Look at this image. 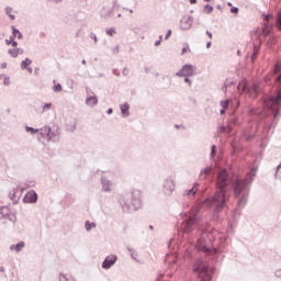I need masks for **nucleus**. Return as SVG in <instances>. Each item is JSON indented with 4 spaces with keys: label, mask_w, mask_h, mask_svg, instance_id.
<instances>
[{
    "label": "nucleus",
    "mask_w": 281,
    "mask_h": 281,
    "mask_svg": "<svg viewBox=\"0 0 281 281\" xmlns=\"http://www.w3.org/2000/svg\"><path fill=\"white\" fill-rule=\"evenodd\" d=\"M258 172V166H254L246 175V178L239 176H231L227 169H222L216 175L215 186L217 188L213 196H209L203 200L205 207L214 209V216L218 218V212L227 206L229 201V190H234L235 196H241L237 201V206L233 213L234 223H238L240 214H243V207L247 205V199H249V190H251V182L254 177Z\"/></svg>",
    "instance_id": "obj_1"
},
{
    "label": "nucleus",
    "mask_w": 281,
    "mask_h": 281,
    "mask_svg": "<svg viewBox=\"0 0 281 281\" xmlns=\"http://www.w3.org/2000/svg\"><path fill=\"white\" fill-rule=\"evenodd\" d=\"M200 210L201 207L198 206L193 210L192 214L187 216L182 223V232L183 234H192L195 229L196 236H200L196 244L198 251H202L206 256H213V258H215V256L225 251L227 243L221 241L217 248L207 246L205 238H209V240L214 238V228L206 222L201 221V214H199Z\"/></svg>",
    "instance_id": "obj_2"
},
{
    "label": "nucleus",
    "mask_w": 281,
    "mask_h": 281,
    "mask_svg": "<svg viewBox=\"0 0 281 281\" xmlns=\"http://www.w3.org/2000/svg\"><path fill=\"white\" fill-rule=\"evenodd\" d=\"M265 83L268 87L274 85V95H269L263 100V109L268 111V113H272L273 117H278L280 115V106H281V65L277 64L272 70L271 77L265 78Z\"/></svg>",
    "instance_id": "obj_3"
},
{
    "label": "nucleus",
    "mask_w": 281,
    "mask_h": 281,
    "mask_svg": "<svg viewBox=\"0 0 281 281\" xmlns=\"http://www.w3.org/2000/svg\"><path fill=\"white\" fill-rule=\"evenodd\" d=\"M120 207L125 214L133 212V210H139L142 207V191L132 190L131 192L121 194L117 199Z\"/></svg>",
    "instance_id": "obj_4"
},
{
    "label": "nucleus",
    "mask_w": 281,
    "mask_h": 281,
    "mask_svg": "<svg viewBox=\"0 0 281 281\" xmlns=\"http://www.w3.org/2000/svg\"><path fill=\"white\" fill-rule=\"evenodd\" d=\"M193 273L198 281H212L214 276V267L207 262V259L198 258L193 263Z\"/></svg>",
    "instance_id": "obj_5"
},
{
    "label": "nucleus",
    "mask_w": 281,
    "mask_h": 281,
    "mask_svg": "<svg viewBox=\"0 0 281 281\" xmlns=\"http://www.w3.org/2000/svg\"><path fill=\"white\" fill-rule=\"evenodd\" d=\"M238 91L246 93L249 98H258L261 93L260 85L258 82H249L247 80L239 81L237 86Z\"/></svg>",
    "instance_id": "obj_6"
},
{
    "label": "nucleus",
    "mask_w": 281,
    "mask_h": 281,
    "mask_svg": "<svg viewBox=\"0 0 281 281\" xmlns=\"http://www.w3.org/2000/svg\"><path fill=\"white\" fill-rule=\"evenodd\" d=\"M243 124V115L236 113V110H233V114L231 115V124L222 125L218 127V133H232L234 127L232 126H240Z\"/></svg>",
    "instance_id": "obj_7"
},
{
    "label": "nucleus",
    "mask_w": 281,
    "mask_h": 281,
    "mask_svg": "<svg viewBox=\"0 0 281 281\" xmlns=\"http://www.w3.org/2000/svg\"><path fill=\"white\" fill-rule=\"evenodd\" d=\"M177 184H175V178L172 176H169L164 181L162 192L166 194V196H170L172 192H175V188Z\"/></svg>",
    "instance_id": "obj_8"
},
{
    "label": "nucleus",
    "mask_w": 281,
    "mask_h": 281,
    "mask_svg": "<svg viewBox=\"0 0 281 281\" xmlns=\"http://www.w3.org/2000/svg\"><path fill=\"white\" fill-rule=\"evenodd\" d=\"M176 76L178 78H190L194 76V67L192 66V64H186L178 72H176Z\"/></svg>",
    "instance_id": "obj_9"
},
{
    "label": "nucleus",
    "mask_w": 281,
    "mask_h": 281,
    "mask_svg": "<svg viewBox=\"0 0 281 281\" xmlns=\"http://www.w3.org/2000/svg\"><path fill=\"white\" fill-rule=\"evenodd\" d=\"M221 106L222 109L226 110L231 106L233 111H237L238 106H240V103L238 102V100L226 99L221 101Z\"/></svg>",
    "instance_id": "obj_10"
},
{
    "label": "nucleus",
    "mask_w": 281,
    "mask_h": 281,
    "mask_svg": "<svg viewBox=\"0 0 281 281\" xmlns=\"http://www.w3.org/2000/svg\"><path fill=\"white\" fill-rule=\"evenodd\" d=\"M38 201V193L34 190H30L25 193L23 198V203H31L34 204Z\"/></svg>",
    "instance_id": "obj_11"
},
{
    "label": "nucleus",
    "mask_w": 281,
    "mask_h": 281,
    "mask_svg": "<svg viewBox=\"0 0 281 281\" xmlns=\"http://www.w3.org/2000/svg\"><path fill=\"white\" fill-rule=\"evenodd\" d=\"M115 262H117V257L115 255H110L105 257L101 267L102 269L109 270L113 265H115Z\"/></svg>",
    "instance_id": "obj_12"
},
{
    "label": "nucleus",
    "mask_w": 281,
    "mask_h": 281,
    "mask_svg": "<svg viewBox=\"0 0 281 281\" xmlns=\"http://www.w3.org/2000/svg\"><path fill=\"white\" fill-rule=\"evenodd\" d=\"M192 23H194V18H192V15H189L188 18H182L180 20V30H190L192 27Z\"/></svg>",
    "instance_id": "obj_13"
},
{
    "label": "nucleus",
    "mask_w": 281,
    "mask_h": 281,
    "mask_svg": "<svg viewBox=\"0 0 281 281\" xmlns=\"http://www.w3.org/2000/svg\"><path fill=\"white\" fill-rule=\"evenodd\" d=\"M38 135L43 137V139H47V142L52 140V127L49 126H44L40 128Z\"/></svg>",
    "instance_id": "obj_14"
},
{
    "label": "nucleus",
    "mask_w": 281,
    "mask_h": 281,
    "mask_svg": "<svg viewBox=\"0 0 281 281\" xmlns=\"http://www.w3.org/2000/svg\"><path fill=\"white\" fill-rule=\"evenodd\" d=\"M100 16L102 19H111L113 16V7H102Z\"/></svg>",
    "instance_id": "obj_15"
},
{
    "label": "nucleus",
    "mask_w": 281,
    "mask_h": 281,
    "mask_svg": "<svg viewBox=\"0 0 281 281\" xmlns=\"http://www.w3.org/2000/svg\"><path fill=\"white\" fill-rule=\"evenodd\" d=\"M256 131L257 130H244L243 131V137L246 139V142H251L254 137H256Z\"/></svg>",
    "instance_id": "obj_16"
},
{
    "label": "nucleus",
    "mask_w": 281,
    "mask_h": 281,
    "mask_svg": "<svg viewBox=\"0 0 281 281\" xmlns=\"http://www.w3.org/2000/svg\"><path fill=\"white\" fill-rule=\"evenodd\" d=\"M120 109L123 117H128V115H131V105L128 102L121 104Z\"/></svg>",
    "instance_id": "obj_17"
},
{
    "label": "nucleus",
    "mask_w": 281,
    "mask_h": 281,
    "mask_svg": "<svg viewBox=\"0 0 281 281\" xmlns=\"http://www.w3.org/2000/svg\"><path fill=\"white\" fill-rule=\"evenodd\" d=\"M0 214H1L2 218H7L11 223H16V214L11 213V212L3 213V209H0Z\"/></svg>",
    "instance_id": "obj_18"
},
{
    "label": "nucleus",
    "mask_w": 281,
    "mask_h": 281,
    "mask_svg": "<svg viewBox=\"0 0 281 281\" xmlns=\"http://www.w3.org/2000/svg\"><path fill=\"white\" fill-rule=\"evenodd\" d=\"M198 192L199 183H194L191 189L184 191V196H189V199H192V196H194Z\"/></svg>",
    "instance_id": "obj_19"
},
{
    "label": "nucleus",
    "mask_w": 281,
    "mask_h": 281,
    "mask_svg": "<svg viewBox=\"0 0 281 281\" xmlns=\"http://www.w3.org/2000/svg\"><path fill=\"white\" fill-rule=\"evenodd\" d=\"M9 198H10L11 201L13 202V205H16V203H19V200L21 199V195H19V189H13V190L9 193Z\"/></svg>",
    "instance_id": "obj_20"
},
{
    "label": "nucleus",
    "mask_w": 281,
    "mask_h": 281,
    "mask_svg": "<svg viewBox=\"0 0 281 281\" xmlns=\"http://www.w3.org/2000/svg\"><path fill=\"white\" fill-rule=\"evenodd\" d=\"M101 184L103 192H111V180H108L106 177H102Z\"/></svg>",
    "instance_id": "obj_21"
},
{
    "label": "nucleus",
    "mask_w": 281,
    "mask_h": 281,
    "mask_svg": "<svg viewBox=\"0 0 281 281\" xmlns=\"http://www.w3.org/2000/svg\"><path fill=\"white\" fill-rule=\"evenodd\" d=\"M24 248H25V241H19L18 244L10 246V250L16 251V254H20V251H23Z\"/></svg>",
    "instance_id": "obj_22"
},
{
    "label": "nucleus",
    "mask_w": 281,
    "mask_h": 281,
    "mask_svg": "<svg viewBox=\"0 0 281 281\" xmlns=\"http://www.w3.org/2000/svg\"><path fill=\"white\" fill-rule=\"evenodd\" d=\"M11 30H12L11 36L13 38H18L19 41H23V33H21V31L19 29H16V26L11 25Z\"/></svg>",
    "instance_id": "obj_23"
},
{
    "label": "nucleus",
    "mask_w": 281,
    "mask_h": 281,
    "mask_svg": "<svg viewBox=\"0 0 281 281\" xmlns=\"http://www.w3.org/2000/svg\"><path fill=\"white\" fill-rule=\"evenodd\" d=\"M212 166H206L205 168H203L200 172L201 179H207V175H212Z\"/></svg>",
    "instance_id": "obj_24"
},
{
    "label": "nucleus",
    "mask_w": 281,
    "mask_h": 281,
    "mask_svg": "<svg viewBox=\"0 0 281 281\" xmlns=\"http://www.w3.org/2000/svg\"><path fill=\"white\" fill-rule=\"evenodd\" d=\"M86 104L88 106H97L98 105V97L95 95H90L86 99Z\"/></svg>",
    "instance_id": "obj_25"
},
{
    "label": "nucleus",
    "mask_w": 281,
    "mask_h": 281,
    "mask_svg": "<svg viewBox=\"0 0 281 281\" xmlns=\"http://www.w3.org/2000/svg\"><path fill=\"white\" fill-rule=\"evenodd\" d=\"M78 126V119H72L70 122L67 123V130L70 133H74Z\"/></svg>",
    "instance_id": "obj_26"
},
{
    "label": "nucleus",
    "mask_w": 281,
    "mask_h": 281,
    "mask_svg": "<svg viewBox=\"0 0 281 281\" xmlns=\"http://www.w3.org/2000/svg\"><path fill=\"white\" fill-rule=\"evenodd\" d=\"M234 85H236V81H234V79H226V80L224 81V87L222 88V91H223L224 93H227V89H229V87H232V86H234Z\"/></svg>",
    "instance_id": "obj_27"
},
{
    "label": "nucleus",
    "mask_w": 281,
    "mask_h": 281,
    "mask_svg": "<svg viewBox=\"0 0 281 281\" xmlns=\"http://www.w3.org/2000/svg\"><path fill=\"white\" fill-rule=\"evenodd\" d=\"M95 227H98V224H95V222H91V221L85 222L86 232H91V229H95Z\"/></svg>",
    "instance_id": "obj_28"
},
{
    "label": "nucleus",
    "mask_w": 281,
    "mask_h": 281,
    "mask_svg": "<svg viewBox=\"0 0 281 281\" xmlns=\"http://www.w3.org/2000/svg\"><path fill=\"white\" fill-rule=\"evenodd\" d=\"M30 65H32V59L26 57L24 60L21 61V69H27Z\"/></svg>",
    "instance_id": "obj_29"
},
{
    "label": "nucleus",
    "mask_w": 281,
    "mask_h": 281,
    "mask_svg": "<svg viewBox=\"0 0 281 281\" xmlns=\"http://www.w3.org/2000/svg\"><path fill=\"white\" fill-rule=\"evenodd\" d=\"M212 12H214V7H212L211 4H205L203 7V13L204 14H212Z\"/></svg>",
    "instance_id": "obj_30"
},
{
    "label": "nucleus",
    "mask_w": 281,
    "mask_h": 281,
    "mask_svg": "<svg viewBox=\"0 0 281 281\" xmlns=\"http://www.w3.org/2000/svg\"><path fill=\"white\" fill-rule=\"evenodd\" d=\"M216 153H217L216 145H212L211 146V154H210V159L212 161H214V159H216Z\"/></svg>",
    "instance_id": "obj_31"
},
{
    "label": "nucleus",
    "mask_w": 281,
    "mask_h": 281,
    "mask_svg": "<svg viewBox=\"0 0 281 281\" xmlns=\"http://www.w3.org/2000/svg\"><path fill=\"white\" fill-rule=\"evenodd\" d=\"M54 86H53V90L55 93H60V91H63V85L60 83H56V80L53 81Z\"/></svg>",
    "instance_id": "obj_32"
},
{
    "label": "nucleus",
    "mask_w": 281,
    "mask_h": 281,
    "mask_svg": "<svg viewBox=\"0 0 281 281\" xmlns=\"http://www.w3.org/2000/svg\"><path fill=\"white\" fill-rule=\"evenodd\" d=\"M26 133H31V135H36V133H40V128H34L32 126H25Z\"/></svg>",
    "instance_id": "obj_33"
},
{
    "label": "nucleus",
    "mask_w": 281,
    "mask_h": 281,
    "mask_svg": "<svg viewBox=\"0 0 281 281\" xmlns=\"http://www.w3.org/2000/svg\"><path fill=\"white\" fill-rule=\"evenodd\" d=\"M276 43H277L276 37H269L268 41H267V46L268 47H273V45H276Z\"/></svg>",
    "instance_id": "obj_34"
},
{
    "label": "nucleus",
    "mask_w": 281,
    "mask_h": 281,
    "mask_svg": "<svg viewBox=\"0 0 281 281\" xmlns=\"http://www.w3.org/2000/svg\"><path fill=\"white\" fill-rule=\"evenodd\" d=\"M8 54L10 55L11 58H18L16 48H9Z\"/></svg>",
    "instance_id": "obj_35"
},
{
    "label": "nucleus",
    "mask_w": 281,
    "mask_h": 281,
    "mask_svg": "<svg viewBox=\"0 0 281 281\" xmlns=\"http://www.w3.org/2000/svg\"><path fill=\"white\" fill-rule=\"evenodd\" d=\"M233 153H240L243 150V147H240L237 144H232Z\"/></svg>",
    "instance_id": "obj_36"
},
{
    "label": "nucleus",
    "mask_w": 281,
    "mask_h": 281,
    "mask_svg": "<svg viewBox=\"0 0 281 281\" xmlns=\"http://www.w3.org/2000/svg\"><path fill=\"white\" fill-rule=\"evenodd\" d=\"M105 33L108 34V36H113V34H115V29L110 27L105 31Z\"/></svg>",
    "instance_id": "obj_37"
},
{
    "label": "nucleus",
    "mask_w": 281,
    "mask_h": 281,
    "mask_svg": "<svg viewBox=\"0 0 281 281\" xmlns=\"http://www.w3.org/2000/svg\"><path fill=\"white\" fill-rule=\"evenodd\" d=\"M238 12H240V9H238V7H232L231 8V13L232 14H238Z\"/></svg>",
    "instance_id": "obj_38"
},
{
    "label": "nucleus",
    "mask_w": 281,
    "mask_h": 281,
    "mask_svg": "<svg viewBox=\"0 0 281 281\" xmlns=\"http://www.w3.org/2000/svg\"><path fill=\"white\" fill-rule=\"evenodd\" d=\"M252 54H255V56H258V54H260V46L255 45Z\"/></svg>",
    "instance_id": "obj_39"
},
{
    "label": "nucleus",
    "mask_w": 281,
    "mask_h": 281,
    "mask_svg": "<svg viewBox=\"0 0 281 281\" xmlns=\"http://www.w3.org/2000/svg\"><path fill=\"white\" fill-rule=\"evenodd\" d=\"M59 281H72L71 279L67 278L65 274L59 276Z\"/></svg>",
    "instance_id": "obj_40"
},
{
    "label": "nucleus",
    "mask_w": 281,
    "mask_h": 281,
    "mask_svg": "<svg viewBox=\"0 0 281 281\" xmlns=\"http://www.w3.org/2000/svg\"><path fill=\"white\" fill-rule=\"evenodd\" d=\"M188 52H190V46L188 44H186V46L182 47V56H183V54H188Z\"/></svg>",
    "instance_id": "obj_41"
},
{
    "label": "nucleus",
    "mask_w": 281,
    "mask_h": 281,
    "mask_svg": "<svg viewBox=\"0 0 281 281\" xmlns=\"http://www.w3.org/2000/svg\"><path fill=\"white\" fill-rule=\"evenodd\" d=\"M277 27L279 30H281V13L279 14V16L277 18Z\"/></svg>",
    "instance_id": "obj_42"
},
{
    "label": "nucleus",
    "mask_w": 281,
    "mask_h": 281,
    "mask_svg": "<svg viewBox=\"0 0 281 281\" xmlns=\"http://www.w3.org/2000/svg\"><path fill=\"white\" fill-rule=\"evenodd\" d=\"M274 278H279L281 280V268L274 271Z\"/></svg>",
    "instance_id": "obj_43"
},
{
    "label": "nucleus",
    "mask_w": 281,
    "mask_h": 281,
    "mask_svg": "<svg viewBox=\"0 0 281 281\" xmlns=\"http://www.w3.org/2000/svg\"><path fill=\"white\" fill-rule=\"evenodd\" d=\"M262 34L263 36H269V34H271V29H263Z\"/></svg>",
    "instance_id": "obj_44"
},
{
    "label": "nucleus",
    "mask_w": 281,
    "mask_h": 281,
    "mask_svg": "<svg viewBox=\"0 0 281 281\" xmlns=\"http://www.w3.org/2000/svg\"><path fill=\"white\" fill-rule=\"evenodd\" d=\"M184 82L189 85V87H192V79L190 77H184Z\"/></svg>",
    "instance_id": "obj_45"
},
{
    "label": "nucleus",
    "mask_w": 281,
    "mask_h": 281,
    "mask_svg": "<svg viewBox=\"0 0 281 281\" xmlns=\"http://www.w3.org/2000/svg\"><path fill=\"white\" fill-rule=\"evenodd\" d=\"M52 109V103H45L43 106V111H49Z\"/></svg>",
    "instance_id": "obj_46"
},
{
    "label": "nucleus",
    "mask_w": 281,
    "mask_h": 281,
    "mask_svg": "<svg viewBox=\"0 0 281 281\" xmlns=\"http://www.w3.org/2000/svg\"><path fill=\"white\" fill-rule=\"evenodd\" d=\"M90 38H92V41H94V43H98V36L95 35V33L91 32Z\"/></svg>",
    "instance_id": "obj_47"
},
{
    "label": "nucleus",
    "mask_w": 281,
    "mask_h": 281,
    "mask_svg": "<svg viewBox=\"0 0 281 281\" xmlns=\"http://www.w3.org/2000/svg\"><path fill=\"white\" fill-rule=\"evenodd\" d=\"M170 36H172V30L167 31V34L165 35V41H168V38H170Z\"/></svg>",
    "instance_id": "obj_48"
},
{
    "label": "nucleus",
    "mask_w": 281,
    "mask_h": 281,
    "mask_svg": "<svg viewBox=\"0 0 281 281\" xmlns=\"http://www.w3.org/2000/svg\"><path fill=\"white\" fill-rule=\"evenodd\" d=\"M11 47H15V49L19 47V42H16L15 38L11 41Z\"/></svg>",
    "instance_id": "obj_49"
},
{
    "label": "nucleus",
    "mask_w": 281,
    "mask_h": 281,
    "mask_svg": "<svg viewBox=\"0 0 281 281\" xmlns=\"http://www.w3.org/2000/svg\"><path fill=\"white\" fill-rule=\"evenodd\" d=\"M4 12H5V14L9 16V14H12V8H11V7H7V8L4 9Z\"/></svg>",
    "instance_id": "obj_50"
},
{
    "label": "nucleus",
    "mask_w": 281,
    "mask_h": 281,
    "mask_svg": "<svg viewBox=\"0 0 281 281\" xmlns=\"http://www.w3.org/2000/svg\"><path fill=\"white\" fill-rule=\"evenodd\" d=\"M3 85H4L5 87H9V85H10V77H4Z\"/></svg>",
    "instance_id": "obj_51"
},
{
    "label": "nucleus",
    "mask_w": 281,
    "mask_h": 281,
    "mask_svg": "<svg viewBox=\"0 0 281 281\" xmlns=\"http://www.w3.org/2000/svg\"><path fill=\"white\" fill-rule=\"evenodd\" d=\"M271 128H276V123H271L268 127H265V132L271 131Z\"/></svg>",
    "instance_id": "obj_52"
},
{
    "label": "nucleus",
    "mask_w": 281,
    "mask_h": 281,
    "mask_svg": "<svg viewBox=\"0 0 281 281\" xmlns=\"http://www.w3.org/2000/svg\"><path fill=\"white\" fill-rule=\"evenodd\" d=\"M137 251H133V252H131V258H133V260H137Z\"/></svg>",
    "instance_id": "obj_53"
},
{
    "label": "nucleus",
    "mask_w": 281,
    "mask_h": 281,
    "mask_svg": "<svg viewBox=\"0 0 281 281\" xmlns=\"http://www.w3.org/2000/svg\"><path fill=\"white\" fill-rule=\"evenodd\" d=\"M56 135H58V130L57 131L50 130V139L52 137H56Z\"/></svg>",
    "instance_id": "obj_54"
},
{
    "label": "nucleus",
    "mask_w": 281,
    "mask_h": 281,
    "mask_svg": "<svg viewBox=\"0 0 281 281\" xmlns=\"http://www.w3.org/2000/svg\"><path fill=\"white\" fill-rule=\"evenodd\" d=\"M12 41H13V37L10 36V38L5 40L4 43H5V45H12Z\"/></svg>",
    "instance_id": "obj_55"
},
{
    "label": "nucleus",
    "mask_w": 281,
    "mask_h": 281,
    "mask_svg": "<svg viewBox=\"0 0 281 281\" xmlns=\"http://www.w3.org/2000/svg\"><path fill=\"white\" fill-rule=\"evenodd\" d=\"M122 74H123V76H128V74H130V70H128V68H123V71H122Z\"/></svg>",
    "instance_id": "obj_56"
},
{
    "label": "nucleus",
    "mask_w": 281,
    "mask_h": 281,
    "mask_svg": "<svg viewBox=\"0 0 281 281\" xmlns=\"http://www.w3.org/2000/svg\"><path fill=\"white\" fill-rule=\"evenodd\" d=\"M23 48H15V54L19 56V54H23Z\"/></svg>",
    "instance_id": "obj_57"
},
{
    "label": "nucleus",
    "mask_w": 281,
    "mask_h": 281,
    "mask_svg": "<svg viewBox=\"0 0 281 281\" xmlns=\"http://www.w3.org/2000/svg\"><path fill=\"white\" fill-rule=\"evenodd\" d=\"M113 54H120V46H116L112 49Z\"/></svg>",
    "instance_id": "obj_58"
},
{
    "label": "nucleus",
    "mask_w": 281,
    "mask_h": 281,
    "mask_svg": "<svg viewBox=\"0 0 281 281\" xmlns=\"http://www.w3.org/2000/svg\"><path fill=\"white\" fill-rule=\"evenodd\" d=\"M251 63L256 61V58H258V55H256L255 53L251 54Z\"/></svg>",
    "instance_id": "obj_59"
},
{
    "label": "nucleus",
    "mask_w": 281,
    "mask_h": 281,
    "mask_svg": "<svg viewBox=\"0 0 281 281\" xmlns=\"http://www.w3.org/2000/svg\"><path fill=\"white\" fill-rule=\"evenodd\" d=\"M1 210H3V214H10V211L7 206H2Z\"/></svg>",
    "instance_id": "obj_60"
},
{
    "label": "nucleus",
    "mask_w": 281,
    "mask_h": 281,
    "mask_svg": "<svg viewBox=\"0 0 281 281\" xmlns=\"http://www.w3.org/2000/svg\"><path fill=\"white\" fill-rule=\"evenodd\" d=\"M112 74H114V76H120V70L117 68H114L112 70Z\"/></svg>",
    "instance_id": "obj_61"
},
{
    "label": "nucleus",
    "mask_w": 281,
    "mask_h": 281,
    "mask_svg": "<svg viewBox=\"0 0 281 281\" xmlns=\"http://www.w3.org/2000/svg\"><path fill=\"white\" fill-rule=\"evenodd\" d=\"M189 102H192V104H196V99L190 97V98H189Z\"/></svg>",
    "instance_id": "obj_62"
},
{
    "label": "nucleus",
    "mask_w": 281,
    "mask_h": 281,
    "mask_svg": "<svg viewBox=\"0 0 281 281\" xmlns=\"http://www.w3.org/2000/svg\"><path fill=\"white\" fill-rule=\"evenodd\" d=\"M144 71H145V74H150V67H144Z\"/></svg>",
    "instance_id": "obj_63"
},
{
    "label": "nucleus",
    "mask_w": 281,
    "mask_h": 281,
    "mask_svg": "<svg viewBox=\"0 0 281 281\" xmlns=\"http://www.w3.org/2000/svg\"><path fill=\"white\" fill-rule=\"evenodd\" d=\"M108 115H113V109L112 108H109L108 111H106Z\"/></svg>",
    "instance_id": "obj_64"
}]
</instances>
